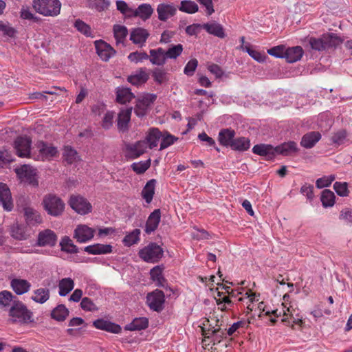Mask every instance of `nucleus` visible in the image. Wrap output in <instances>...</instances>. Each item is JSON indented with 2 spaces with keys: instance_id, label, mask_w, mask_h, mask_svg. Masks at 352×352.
<instances>
[{
  "instance_id": "f257e3e1",
  "label": "nucleus",
  "mask_w": 352,
  "mask_h": 352,
  "mask_svg": "<svg viewBox=\"0 0 352 352\" xmlns=\"http://www.w3.org/2000/svg\"><path fill=\"white\" fill-rule=\"evenodd\" d=\"M8 316L12 323L28 324L34 322L33 312L21 300H15L8 309Z\"/></svg>"
},
{
  "instance_id": "f03ea898",
  "label": "nucleus",
  "mask_w": 352,
  "mask_h": 352,
  "mask_svg": "<svg viewBox=\"0 0 352 352\" xmlns=\"http://www.w3.org/2000/svg\"><path fill=\"white\" fill-rule=\"evenodd\" d=\"M34 10L45 16H56L60 14L61 3L59 0H34Z\"/></svg>"
},
{
  "instance_id": "7ed1b4c3",
  "label": "nucleus",
  "mask_w": 352,
  "mask_h": 352,
  "mask_svg": "<svg viewBox=\"0 0 352 352\" xmlns=\"http://www.w3.org/2000/svg\"><path fill=\"white\" fill-rule=\"evenodd\" d=\"M43 205L47 214L53 217L60 216L64 212L65 206L60 197L52 194L44 197Z\"/></svg>"
},
{
  "instance_id": "20e7f679",
  "label": "nucleus",
  "mask_w": 352,
  "mask_h": 352,
  "mask_svg": "<svg viewBox=\"0 0 352 352\" xmlns=\"http://www.w3.org/2000/svg\"><path fill=\"white\" fill-rule=\"evenodd\" d=\"M138 255L144 261L155 263L159 262L163 257L164 251L161 246L156 243H150L140 250Z\"/></svg>"
},
{
  "instance_id": "39448f33",
  "label": "nucleus",
  "mask_w": 352,
  "mask_h": 352,
  "mask_svg": "<svg viewBox=\"0 0 352 352\" xmlns=\"http://www.w3.org/2000/svg\"><path fill=\"white\" fill-rule=\"evenodd\" d=\"M157 99V95L154 94H145L138 98L134 108L135 113L138 117H143L146 115L151 104Z\"/></svg>"
},
{
  "instance_id": "423d86ee",
  "label": "nucleus",
  "mask_w": 352,
  "mask_h": 352,
  "mask_svg": "<svg viewBox=\"0 0 352 352\" xmlns=\"http://www.w3.org/2000/svg\"><path fill=\"white\" fill-rule=\"evenodd\" d=\"M15 172L21 182H26L33 186H38V182L36 177V171L32 166L24 164L16 168Z\"/></svg>"
},
{
  "instance_id": "0eeeda50",
  "label": "nucleus",
  "mask_w": 352,
  "mask_h": 352,
  "mask_svg": "<svg viewBox=\"0 0 352 352\" xmlns=\"http://www.w3.org/2000/svg\"><path fill=\"white\" fill-rule=\"evenodd\" d=\"M165 302L164 293L160 289H155L146 296V303L151 310L160 312L164 309Z\"/></svg>"
},
{
  "instance_id": "6e6552de",
  "label": "nucleus",
  "mask_w": 352,
  "mask_h": 352,
  "mask_svg": "<svg viewBox=\"0 0 352 352\" xmlns=\"http://www.w3.org/2000/svg\"><path fill=\"white\" fill-rule=\"evenodd\" d=\"M69 206L77 213L86 214L91 211V204L80 195H72L69 199Z\"/></svg>"
},
{
  "instance_id": "1a4fd4ad",
  "label": "nucleus",
  "mask_w": 352,
  "mask_h": 352,
  "mask_svg": "<svg viewBox=\"0 0 352 352\" xmlns=\"http://www.w3.org/2000/svg\"><path fill=\"white\" fill-rule=\"evenodd\" d=\"M32 140L27 136H19L14 141V148L20 157H28L30 154Z\"/></svg>"
},
{
  "instance_id": "9d476101",
  "label": "nucleus",
  "mask_w": 352,
  "mask_h": 352,
  "mask_svg": "<svg viewBox=\"0 0 352 352\" xmlns=\"http://www.w3.org/2000/svg\"><path fill=\"white\" fill-rule=\"evenodd\" d=\"M95 230L87 225H78L74 232V238L78 243H86L94 236Z\"/></svg>"
},
{
  "instance_id": "9b49d317",
  "label": "nucleus",
  "mask_w": 352,
  "mask_h": 352,
  "mask_svg": "<svg viewBox=\"0 0 352 352\" xmlns=\"http://www.w3.org/2000/svg\"><path fill=\"white\" fill-rule=\"evenodd\" d=\"M252 152L259 156L264 157L266 160H273L276 153V147L268 144H258L254 146Z\"/></svg>"
},
{
  "instance_id": "f8f14e48",
  "label": "nucleus",
  "mask_w": 352,
  "mask_h": 352,
  "mask_svg": "<svg viewBox=\"0 0 352 352\" xmlns=\"http://www.w3.org/2000/svg\"><path fill=\"white\" fill-rule=\"evenodd\" d=\"M95 47L98 56L104 61H108L116 54V50L102 40L95 41Z\"/></svg>"
},
{
  "instance_id": "ddd939ff",
  "label": "nucleus",
  "mask_w": 352,
  "mask_h": 352,
  "mask_svg": "<svg viewBox=\"0 0 352 352\" xmlns=\"http://www.w3.org/2000/svg\"><path fill=\"white\" fill-rule=\"evenodd\" d=\"M57 241V236L51 230L47 229L41 232L38 236L37 245L41 247L49 245L53 247Z\"/></svg>"
},
{
  "instance_id": "4468645a",
  "label": "nucleus",
  "mask_w": 352,
  "mask_h": 352,
  "mask_svg": "<svg viewBox=\"0 0 352 352\" xmlns=\"http://www.w3.org/2000/svg\"><path fill=\"white\" fill-rule=\"evenodd\" d=\"M0 204L7 211L13 208V201L10 190L5 184L0 183Z\"/></svg>"
},
{
  "instance_id": "2eb2a0df",
  "label": "nucleus",
  "mask_w": 352,
  "mask_h": 352,
  "mask_svg": "<svg viewBox=\"0 0 352 352\" xmlns=\"http://www.w3.org/2000/svg\"><path fill=\"white\" fill-rule=\"evenodd\" d=\"M322 135L319 131H310L304 134L301 138L300 144L302 147L310 149L320 140Z\"/></svg>"
},
{
  "instance_id": "dca6fc26",
  "label": "nucleus",
  "mask_w": 352,
  "mask_h": 352,
  "mask_svg": "<svg viewBox=\"0 0 352 352\" xmlns=\"http://www.w3.org/2000/svg\"><path fill=\"white\" fill-rule=\"evenodd\" d=\"M132 107L121 110L118 116L117 126L119 131L122 133L129 130V123L131 120Z\"/></svg>"
},
{
  "instance_id": "f3484780",
  "label": "nucleus",
  "mask_w": 352,
  "mask_h": 352,
  "mask_svg": "<svg viewBox=\"0 0 352 352\" xmlns=\"http://www.w3.org/2000/svg\"><path fill=\"white\" fill-rule=\"evenodd\" d=\"M94 326L100 330H104L113 333H119L122 329L119 324L104 319H98L94 321Z\"/></svg>"
},
{
  "instance_id": "a211bd4d",
  "label": "nucleus",
  "mask_w": 352,
  "mask_h": 352,
  "mask_svg": "<svg viewBox=\"0 0 352 352\" xmlns=\"http://www.w3.org/2000/svg\"><path fill=\"white\" fill-rule=\"evenodd\" d=\"M161 219V211L160 209H155L150 214L145 226V232L150 234L154 232L158 227Z\"/></svg>"
},
{
  "instance_id": "6ab92c4d",
  "label": "nucleus",
  "mask_w": 352,
  "mask_h": 352,
  "mask_svg": "<svg viewBox=\"0 0 352 352\" xmlns=\"http://www.w3.org/2000/svg\"><path fill=\"white\" fill-rule=\"evenodd\" d=\"M148 78L149 75L146 72V68H140L133 74L129 76L127 80L133 85L140 86L146 83Z\"/></svg>"
},
{
  "instance_id": "aec40b11",
  "label": "nucleus",
  "mask_w": 352,
  "mask_h": 352,
  "mask_svg": "<svg viewBox=\"0 0 352 352\" xmlns=\"http://www.w3.org/2000/svg\"><path fill=\"white\" fill-rule=\"evenodd\" d=\"M39 153L43 159H50L56 155L58 151L56 147L49 144L43 141H39L36 144Z\"/></svg>"
},
{
  "instance_id": "412c9836",
  "label": "nucleus",
  "mask_w": 352,
  "mask_h": 352,
  "mask_svg": "<svg viewBox=\"0 0 352 352\" xmlns=\"http://www.w3.org/2000/svg\"><path fill=\"white\" fill-rule=\"evenodd\" d=\"M148 36L149 33L146 29L137 28L131 30L130 34V40L134 44L140 45V46H142L145 43Z\"/></svg>"
},
{
  "instance_id": "4be33fe9",
  "label": "nucleus",
  "mask_w": 352,
  "mask_h": 352,
  "mask_svg": "<svg viewBox=\"0 0 352 352\" xmlns=\"http://www.w3.org/2000/svg\"><path fill=\"white\" fill-rule=\"evenodd\" d=\"M276 147L277 155H282L283 156L291 155L293 153H298L299 151L297 144L294 141L283 142Z\"/></svg>"
},
{
  "instance_id": "5701e85b",
  "label": "nucleus",
  "mask_w": 352,
  "mask_h": 352,
  "mask_svg": "<svg viewBox=\"0 0 352 352\" xmlns=\"http://www.w3.org/2000/svg\"><path fill=\"white\" fill-rule=\"evenodd\" d=\"M10 286L17 295L27 293L31 287V284L25 279L14 278L10 282Z\"/></svg>"
},
{
  "instance_id": "b1692460",
  "label": "nucleus",
  "mask_w": 352,
  "mask_h": 352,
  "mask_svg": "<svg viewBox=\"0 0 352 352\" xmlns=\"http://www.w3.org/2000/svg\"><path fill=\"white\" fill-rule=\"evenodd\" d=\"M304 51L300 46H294L292 47H285L284 58L289 63H295L302 57Z\"/></svg>"
},
{
  "instance_id": "393cba45",
  "label": "nucleus",
  "mask_w": 352,
  "mask_h": 352,
  "mask_svg": "<svg viewBox=\"0 0 352 352\" xmlns=\"http://www.w3.org/2000/svg\"><path fill=\"white\" fill-rule=\"evenodd\" d=\"M176 10V8L171 5L160 3L157 8L158 19L166 21L169 17L175 14Z\"/></svg>"
},
{
  "instance_id": "a878e982",
  "label": "nucleus",
  "mask_w": 352,
  "mask_h": 352,
  "mask_svg": "<svg viewBox=\"0 0 352 352\" xmlns=\"http://www.w3.org/2000/svg\"><path fill=\"white\" fill-rule=\"evenodd\" d=\"M230 148L238 152H244L248 151L250 147V140L245 137H240L235 138L233 142H230Z\"/></svg>"
},
{
  "instance_id": "bb28decb",
  "label": "nucleus",
  "mask_w": 352,
  "mask_h": 352,
  "mask_svg": "<svg viewBox=\"0 0 352 352\" xmlns=\"http://www.w3.org/2000/svg\"><path fill=\"white\" fill-rule=\"evenodd\" d=\"M85 252L90 254H105L112 252V246L108 244H94L85 248Z\"/></svg>"
},
{
  "instance_id": "cd10ccee",
  "label": "nucleus",
  "mask_w": 352,
  "mask_h": 352,
  "mask_svg": "<svg viewBox=\"0 0 352 352\" xmlns=\"http://www.w3.org/2000/svg\"><path fill=\"white\" fill-rule=\"evenodd\" d=\"M149 53L151 57L148 59L152 64L159 66L165 64L167 58L165 51L162 48L159 47L156 50H151Z\"/></svg>"
},
{
  "instance_id": "c85d7f7f",
  "label": "nucleus",
  "mask_w": 352,
  "mask_h": 352,
  "mask_svg": "<svg viewBox=\"0 0 352 352\" xmlns=\"http://www.w3.org/2000/svg\"><path fill=\"white\" fill-rule=\"evenodd\" d=\"M153 12L151 6L148 3H142L135 10H133L132 16H139L143 21L148 19Z\"/></svg>"
},
{
  "instance_id": "c756f323",
  "label": "nucleus",
  "mask_w": 352,
  "mask_h": 352,
  "mask_svg": "<svg viewBox=\"0 0 352 352\" xmlns=\"http://www.w3.org/2000/svg\"><path fill=\"white\" fill-rule=\"evenodd\" d=\"M15 300H19L18 298L13 295L10 292L3 290L0 292V308L8 309L14 304Z\"/></svg>"
},
{
  "instance_id": "7c9ffc66",
  "label": "nucleus",
  "mask_w": 352,
  "mask_h": 352,
  "mask_svg": "<svg viewBox=\"0 0 352 352\" xmlns=\"http://www.w3.org/2000/svg\"><path fill=\"white\" fill-rule=\"evenodd\" d=\"M24 216L27 223L30 225H36L42 222V217L40 213L32 208H25Z\"/></svg>"
},
{
  "instance_id": "2f4dec72",
  "label": "nucleus",
  "mask_w": 352,
  "mask_h": 352,
  "mask_svg": "<svg viewBox=\"0 0 352 352\" xmlns=\"http://www.w3.org/2000/svg\"><path fill=\"white\" fill-rule=\"evenodd\" d=\"M347 137V131L345 129H340L336 132L333 133V135H331L330 138L331 142V144L333 145L336 147L344 144L345 143L349 142Z\"/></svg>"
},
{
  "instance_id": "473e14b6",
  "label": "nucleus",
  "mask_w": 352,
  "mask_h": 352,
  "mask_svg": "<svg viewBox=\"0 0 352 352\" xmlns=\"http://www.w3.org/2000/svg\"><path fill=\"white\" fill-rule=\"evenodd\" d=\"M148 326V320L145 317L136 318L131 323L124 327L127 331H140L145 329Z\"/></svg>"
},
{
  "instance_id": "72a5a7b5",
  "label": "nucleus",
  "mask_w": 352,
  "mask_h": 352,
  "mask_svg": "<svg viewBox=\"0 0 352 352\" xmlns=\"http://www.w3.org/2000/svg\"><path fill=\"white\" fill-rule=\"evenodd\" d=\"M50 297V291L47 288H38L33 292L31 299L35 302L43 304L46 302Z\"/></svg>"
},
{
  "instance_id": "f704fd0d",
  "label": "nucleus",
  "mask_w": 352,
  "mask_h": 352,
  "mask_svg": "<svg viewBox=\"0 0 352 352\" xmlns=\"http://www.w3.org/2000/svg\"><path fill=\"white\" fill-rule=\"evenodd\" d=\"M135 98L131 89L126 87H118L116 91V101L120 104H125L130 102Z\"/></svg>"
},
{
  "instance_id": "c9c22d12",
  "label": "nucleus",
  "mask_w": 352,
  "mask_h": 352,
  "mask_svg": "<svg viewBox=\"0 0 352 352\" xmlns=\"http://www.w3.org/2000/svg\"><path fill=\"white\" fill-rule=\"evenodd\" d=\"M156 182L155 179H150L142 190V196L147 204H150L153 200Z\"/></svg>"
},
{
  "instance_id": "e433bc0d",
  "label": "nucleus",
  "mask_w": 352,
  "mask_h": 352,
  "mask_svg": "<svg viewBox=\"0 0 352 352\" xmlns=\"http://www.w3.org/2000/svg\"><path fill=\"white\" fill-rule=\"evenodd\" d=\"M74 287V281L71 278H64L58 283V294L60 296H66Z\"/></svg>"
},
{
  "instance_id": "4c0bfd02",
  "label": "nucleus",
  "mask_w": 352,
  "mask_h": 352,
  "mask_svg": "<svg viewBox=\"0 0 352 352\" xmlns=\"http://www.w3.org/2000/svg\"><path fill=\"white\" fill-rule=\"evenodd\" d=\"M325 50L330 48H336L340 43H342V40L334 33H329L322 35Z\"/></svg>"
},
{
  "instance_id": "58836bf2",
  "label": "nucleus",
  "mask_w": 352,
  "mask_h": 352,
  "mask_svg": "<svg viewBox=\"0 0 352 352\" xmlns=\"http://www.w3.org/2000/svg\"><path fill=\"white\" fill-rule=\"evenodd\" d=\"M162 137V133L157 128H152L148 133L146 142L148 144L150 148H153L157 146V142Z\"/></svg>"
},
{
  "instance_id": "ea45409f",
  "label": "nucleus",
  "mask_w": 352,
  "mask_h": 352,
  "mask_svg": "<svg viewBox=\"0 0 352 352\" xmlns=\"http://www.w3.org/2000/svg\"><path fill=\"white\" fill-rule=\"evenodd\" d=\"M69 315L68 309L63 304L58 305L51 312V317L59 322L64 321Z\"/></svg>"
},
{
  "instance_id": "a19ab883",
  "label": "nucleus",
  "mask_w": 352,
  "mask_h": 352,
  "mask_svg": "<svg viewBox=\"0 0 352 352\" xmlns=\"http://www.w3.org/2000/svg\"><path fill=\"white\" fill-rule=\"evenodd\" d=\"M10 234L16 240L22 241L28 239V235L25 231V227L16 223L10 227Z\"/></svg>"
},
{
  "instance_id": "79ce46f5",
  "label": "nucleus",
  "mask_w": 352,
  "mask_h": 352,
  "mask_svg": "<svg viewBox=\"0 0 352 352\" xmlns=\"http://www.w3.org/2000/svg\"><path fill=\"white\" fill-rule=\"evenodd\" d=\"M60 245L61 250L63 252L70 254H76L78 252V247L74 244L72 239L67 236H65L62 238Z\"/></svg>"
},
{
  "instance_id": "37998d69",
  "label": "nucleus",
  "mask_w": 352,
  "mask_h": 352,
  "mask_svg": "<svg viewBox=\"0 0 352 352\" xmlns=\"http://www.w3.org/2000/svg\"><path fill=\"white\" fill-rule=\"evenodd\" d=\"M243 51L246 52L250 56H251L254 60L258 63H263L267 56L264 53H261L258 51L254 50L250 47V43L246 44V45H241L240 47Z\"/></svg>"
},
{
  "instance_id": "c03bdc74",
  "label": "nucleus",
  "mask_w": 352,
  "mask_h": 352,
  "mask_svg": "<svg viewBox=\"0 0 352 352\" xmlns=\"http://www.w3.org/2000/svg\"><path fill=\"white\" fill-rule=\"evenodd\" d=\"M336 196L331 190L325 189L322 190L320 201L324 208L332 207L335 204Z\"/></svg>"
},
{
  "instance_id": "a18cd8bd",
  "label": "nucleus",
  "mask_w": 352,
  "mask_h": 352,
  "mask_svg": "<svg viewBox=\"0 0 352 352\" xmlns=\"http://www.w3.org/2000/svg\"><path fill=\"white\" fill-rule=\"evenodd\" d=\"M146 144L145 141H138L134 145L129 146L128 150L133 158L138 157L145 152Z\"/></svg>"
},
{
  "instance_id": "49530a36",
  "label": "nucleus",
  "mask_w": 352,
  "mask_h": 352,
  "mask_svg": "<svg viewBox=\"0 0 352 352\" xmlns=\"http://www.w3.org/2000/svg\"><path fill=\"white\" fill-rule=\"evenodd\" d=\"M151 75L157 84H162L168 80V74L164 69L155 67L151 71Z\"/></svg>"
},
{
  "instance_id": "de8ad7c7",
  "label": "nucleus",
  "mask_w": 352,
  "mask_h": 352,
  "mask_svg": "<svg viewBox=\"0 0 352 352\" xmlns=\"http://www.w3.org/2000/svg\"><path fill=\"white\" fill-rule=\"evenodd\" d=\"M179 10L184 12L192 14L198 11V6L195 1L184 0L181 1Z\"/></svg>"
},
{
  "instance_id": "09e8293b",
  "label": "nucleus",
  "mask_w": 352,
  "mask_h": 352,
  "mask_svg": "<svg viewBox=\"0 0 352 352\" xmlns=\"http://www.w3.org/2000/svg\"><path fill=\"white\" fill-rule=\"evenodd\" d=\"M235 131L231 129H221V145L229 147L230 142L235 139Z\"/></svg>"
},
{
  "instance_id": "8fccbe9b",
  "label": "nucleus",
  "mask_w": 352,
  "mask_h": 352,
  "mask_svg": "<svg viewBox=\"0 0 352 352\" xmlns=\"http://www.w3.org/2000/svg\"><path fill=\"white\" fill-rule=\"evenodd\" d=\"M63 157L65 160L69 164L76 162L78 159L77 151L70 146H65Z\"/></svg>"
},
{
  "instance_id": "3c124183",
  "label": "nucleus",
  "mask_w": 352,
  "mask_h": 352,
  "mask_svg": "<svg viewBox=\"0 0 352 352\" xmlns=\"http://www.w3.org/2000/svg\"><path fill=\"white\" fill-rule=\"evenodd\" d=\"M140 229H135L131 232L126 234L123 239L124 245L129 247L137 243L140 241Z\"/></svg>"
},
{
  "instance_id": "603ef678",
  "label": "nucleus",
  "mask_w": 352,
  "mask_h": 352,
  "mask_svg": "<svg viewBox=\"0 0 352 352\" xmlns=\"http://www.w3.org/2000/svg\"><path fill=\"white\" fill-rule=\"evenodd\" d=\"M113 33L117 43H123L128 34V30L124 25H115L113 26Z\"/></svg>"
},
{
  "instance_id": "864d4df0",
  "label": "nucleus",
  "mask_w": 352,
  "mask_h": 352,
  "mask_svg": "<svg viewBox=\"0 0 352 352\" xmlns=\"http://www.w3.org/2000/svg\"><path fill=\"white\" fill-rule=\"evenodd\" d=\"M74 27L78 32L85 35L86 36H93L91 27L82 20H76V21L74 22Z\"/></svg>"
},
{
  "instance_id": "5fc2aeb1",
  "label": "nucleus",
  "mask_w": 352,
  "mask_h": 352,
  "mask_svg": "<svg viewBox=\"0 0 352 352\" xmlns=\"http://www.w3.org/2000/svg\"><path fill=\"white\" fill-rule=\"evenodd\" d=\"M161 140L162 141L160 149L163 150L174 144V142L178 140V138H176L175 136L170 134L168 132L165 131L164 133H162V137Z\"/></svg>"
},
{
  "instance_id": "6e6d98bb",
  "label": "nucleus",
  "mask_w": 352,
  "mask_h": 352,
  "mask_svg": "<svg viewBox=\"0 0 352 352\" xmlns=\"http://www.w3.org/2000/svg\"><path fill=\"white\" fill-rule=\"evenodd\" d=\"M182 51L183 46L182 44L172 45L167 51H165V54L167 58L175 59L182 54Z\"/></svg>"
},
{
  "instance_id": "4d7b16f0",
  "label": "nucleus",
  "mask_w": 352,
  "mask_h": 352,
  "mask_svg": "<svg viewBox=\"0 0 352 352\" xmlns=\"http://www.w3.org/2000/svg\"><path fill=\"white\" fill-rule=\"evenodd\" d=\"M151 166V160H146L144 162H140L137 163H133L131 168L134 172L138 174H142L149 168Z\"/></svg>"
},
{
  "instance_id": "13d9d810",
  "label": "nucleus",
  "mask_w": 352,
  "mask_h": 352,
  "mask_svg": "<svg viewBox=\"0 0 352 352\" xmlns=\"http://www.w3.org/2000/svg\"><path fill=\"white\" fill-rule=\"evenodd\" d=\"M309 44L311 48L316 51H324L325 50L324 43L323 37L315 38L311 37L309 38Z\"/></svg>"
},
{
  "instance_id": "bf43d9fd",
  "label": "nucleus",
  "mask_w": 352,
  "mask_h": 352,
  "mask_svg": "<svg viewBox=\"0 0 352 352\" xmlns=\"http://www.w3.org/2000/svg\"><path fill=\"white\" fill-rule=\"evenodd\" d=\"M333 188L340 197H346L349 195L348 184L346 182H336L333 184Z\"/></svg>"
},
{
  "instance_id": "052dcab7",
  "label": "nucleus",
  "mask_w": 352,
  "mask_h": 352,
  "mask_svg": "<svg viewBox=\"0 0 352 352\" xmlns=\"http://www.w3.org/2000/svg\"><path fill=\"white\" fill-rule=\"evenodd\" d=\"M128 58L130 61L138 63L149 58V56L146 52H134L129 54Z\"/></svg>"
},
{
  "instance_id": "680f3d73",
  "label": "nucleus",
  "mask_w": 352,
  "mask_h": 352,
  "mask_svg": "<svg viewBox=\"0 0 352 352\" xmlns=\"http://www.w3.org/2000/svg\"><path fill=\"white\" fill-rule=\"evenodd\" d=\"M285 46L284 45H279L277 46H274L270 49H268L267 52L270 56H274L276 58H284V54L285 52Z\"/></svg>"
},
{
  "instance_id": "e2e57ef3",
  "label": "nucleus",
  "mask_w": 352,
  "mask_h": 352,
  "mask_svg": "<svg viewBox=\"0 0 352 352\" xmlns=\"http://www.w3.org/2000/svg\"><path fill=\"white\" fill-rule=\"evenodd\" d=\"M117 10H119L122 14L131 16L133 10L129 7L128 4L122 0L116 1Z\"/></svg>"
},
{
  "instance_id": "0e129e2a",
  "label": "nucleus",
  "mask_w": 352,
  "mask_h": 352,
  "mask_svg": "<svg viewBox=\"0 0 352 352\" xmlns=\"http://www.w3.org/2000/svg\"><path fill=\"white\" fill-rule=\"evenodd\" d=\"M197 65L198 61L197 59L193 58L190 60L184 67V73L188 76H192L194 74Z\"/></svg>"
},
{
  "instance_id": "69168bd1",
  "label": "nucleus",
  "mask_w": 352,
  "mask_h": 352,
  "mask_svg": "<svg viewBox=\"0 0 352 352\" xmlns=\"http://www.w3.org/2000/svg\"><path fill=\"white\" fill-rule=\"evenodd\" d=\"M80 307L85 311H94L98 310L96 305L87 297L82 298Z\"/></svg>"
},
{
  "instance_id": "338daca9",
  "label": "nucleus",
  "mask_w": 352,
  "mask_h": 352,
  "mask_svg": "<svg viewBox=\"0 0 352 352\" xmlns=\"http://www.w3.org/2000/svg\"><path fill=\"white\" fill-rule=\"evenodd\" d=\"M204 28L210 34L220 37V25L218 24L206 23L203 25Z\"/></svg>"
},
{
  "instance_id": "774afa93",
  "label": "nucleus",
  "mask_w": 352,
  "mask_h": 352,
  "mask_svg": "<svg viewBox=\"0 0 352 352\" xmlns=\"http://www.w3.org/2000/svg\"><path fill=\"white\" fill-rule=\"evenodd\" d=\"M164 270L163 265H157L153 267L150 271L151 278L153 281L155 282L156 280H158L160 276L162 275V272Z\"/></svg>"
}]
</instances>
